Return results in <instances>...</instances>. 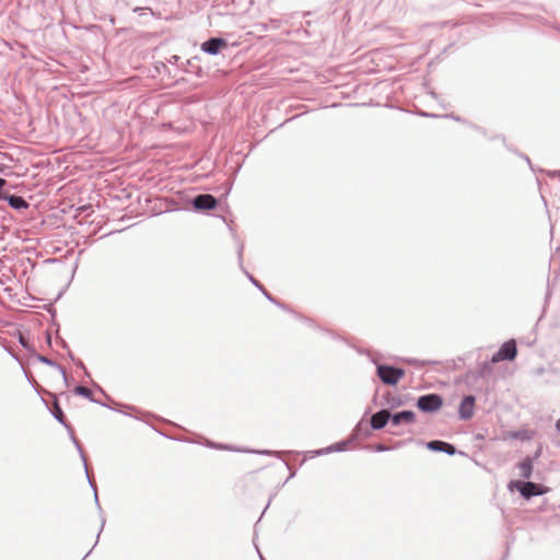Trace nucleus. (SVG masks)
Listing matches in <instances>:
<instances>
[{
  "label": "nucleus",
  "mask_w": 560,
  "mask_h": 560,
  "mask_svg": "<svg viewBox=\"0 0 560 560\" xmlns=\"http://www.w3.org/2000/svg\"><path fill=\"white\" fill-rule=\"evenodd\" d=\"M72 440H73V443L75 444L78 451L80 452V455H81L83 462H85V457H84L82 447L80 446L79 442L77 441V439L74 436L72 438ZM84 468H85V471H88L86 463H84Z\"/></svg>",
  "instance_id": "nucleus-19"
},
{
  "label": "nucleus",
  "mask_w": 560,
  "mask_h": 560,
  "mask_svg": "<svg viewBox=\"0 0 560 560\" xmlns=\"http://www.w3.org/2000/svg\"><path fill=\"white\" fill-rule=\"evenodd\" d=\"M376 372L377 376L384 384L392 386L396 385L399 382V380L405 375L404 370L384 364H378Z\"/></svg>",
  "instance_id": "nucleus-1"
},
{
  "label": "nucleus",
  "mask_w": 560,
  "mask_h": 560,
  "mask_svg": "<svg viewBox=\"0 0 560 560\" xmlns=\"http://www.w3.org/2000/svg\"><path fill=\"white\" fill-rule=\"evenodd\" d=\"M74 393H75L77 395L83 396V397H85V398H88V399H90V400H93V399H92V393H91V390H90L88 387H84V386H77V387L74 388Z\"/></svg>",
  "instance_id": "nucleus-13"
},
{
  "label": "nucleus",
  "mask_w": 560,
  "mask_h": 560,
  "mask_svg": "<svg viewBox=\"0 0 560 560\" xmlns=\"http://www.w3.org/2000/svg\"><path fill=\"white\" fill-rule=\"evenodd\" d=\"M261 292L264 293V295L271 302H275V300L272 299V296L261 287L260 288Z\"/></svg>",
  "instance_id": "nucleus-24"
},
{
  "label": "nucleus",
  "mask_w": 560,
  "mask_h": 560,
  "mask_svg": "<svg viewBox=\"0 0 560 560\" xmlns=\"http://www.w3.org/2000/svg\"><path fill=\"white\" fill-rule=\"evenodd\" d=\"M40 361H42L43 363L47 364V365H51V366H52V365H55V363H54L50 359L45 358V357H42V358H40Z\"/></svg>",
  "instance_id": "nucleus-21"
},
{
  "label": "nucleus",
  "mask_w": 560,
  "mask_h": 560,
  "mask_svg": "<svg viewBox=\"0 0 560 560\" xmlns=\"http://www.w3.org/2000/svg\"><path fill=\"white\" fill-rule=\"evenodd\" d=\"M5 183L7 182L3 178H0V199L4 197L2 196V188L5 185Z\"/></svg>",
  "instance_id": "nucleus-25"
},
{
  "label": "nucleus",
  "mask_w": 560,
  "mask_h": 560,
  "mask_svg": "<svg viewBox=\"0 0 560 560\" xmlns=\"http://www.w3.org/2000/svg\"><path fill=\"white\" fill-rule=\"evenodd\" d=\"M475 409V397L474 396H466L463 398L460 405H459V418L463 420H468L472 417Z\"/></svg>",
  "instance_id": "nucleus-6"
},
{
  "label": "nucleus",
  "mask_w": 560,
  "mask_h": 560,
  "mask_svg": "<svg viewBox=\"0 0 560 560\" xmlns=\"http://www.w3.org/2000/svg\"><path fill=\"white\" fill-rule=\"evenodd\" d=\"M533 458L526 457L520 465V476L524 479H529L533 472Z\"/></svg>",
  "instance_id": "nucleus-10"
},
{
  "label": "nucleus",
  "mask_w": 560,
  "mask_h": 560,
  "mask_svg": "<svg viewBox=\"0 0 560 560\" xmlns=\"http://www.w3.org/2000/svg\"><path fill=\"white\" fill-rule=\"evenodd\" d=\"M556 429L558 432H560V419L556 422Z\"/></svg>",
  "instance_id": "nucleus-29"
},
{
  "label": "nucleus",
  "mask_w": 560,
  "mask_h": 560,
  "mask_svg": "<svg viewBox=\"0 0 560 560\" xmlns=\"http://www.w3.org/2000/svg\"><path fill=\"white\" fill-rule=\"evenodd\" d=\"M93 489H94L95 502L98 505V497H97V493H96V489L94 487H93Z\"/></svg>",
  "instance_id": "nucleus-28"
},
{
  "label": "nucleus",
  "mask_w": 560,
  "mask_h": 560,
  "mask_svg": "<svg viewBox=\"0 0 560 560\" xmlns=\"http://www.w3.org/2000/svg\"><path fill=\"white\" fill-rule=\"evenodd\" d=\"M375 450H376L377 452H385V451H387V450H388V447H386V446H385V445H383V444H377V445L375 446Z\"/></svg>",
  "instance_id": "nucleus-22"
},
{
  "label": "nucleus",
  "mask_w": 560,
  "mask_h": 560,
  "mask_svg": "<svg viewBox=\"0 0 560 560\" xmlns=\"http://www.w3.org/2000/svg\"><path fill=\"white\" fill-rule=\"evenodd\" d=\"M442 452H444L448 455H454L456 453V448L452 444L444 442V447H443Z\"/></svg>",
  "instance_id": "nucleus-18"
},
{
  "label": "nucleus",
  "mask_w": 560,
  "mask_h": 560,
  "mask_svg": "<svg viewBox=\"0 0 560 560\" xmlns=\"http://www.w3.org/2000/svg\"><path fill=\"white\" fill-rule=\"evenodd\" d=\"M4 198L8 200L9 205L13 209L23 210V209L28 208L27 201L21 196L11 195V196H5Z\"/></svg>",
  "instance_id": "nucleus-11"
},
{
  "label": "nucleus",
  "mask_w": 560,
  "mask_h": 560,
  "mask_svg": "<svg viewBox=\"0 0 560 560\" xmlns=\"http://www.w3.org/2000/svg\"><path fill=\"white\" fill-rule=\"evenodd\" d=\"M54 417L60 422L62 423L63 425L67 427L65 420H63V413H62V410L60 409V407L56 404L55 405V411H54Z\"/></svg>",
  "instance_id": "nucleus-17"
},
{
  "label": "nucleus",
  "mask_w": 560,
  "mask_h": 560,
  "mask_svg": "<svg viewBox=\"0 0 560 560\" xmlns=\"http://www.w3.org/2000/svg\"><path fill=\"white\" fill-rule=\"evenodd\" d=\"M237 254H238V260H240V264H242L243 247H241V248L238 249V253H237Z\"/></svg>",
  "instance_id": "nucleus-27"
},
{
  "label": "nucleus",
  "mask_w": 560,
  "mask_h": 560,
  "mask_svg": "<svg viewBox=\"0 0 560 560\" xmlns=\"http://www.w3.org/2000/svg\"><path fill=\"white\" fill-rule=\"evenodd\" d=\"M79 366H80V368H82V369H84V365H83V363H82V362H80V363H79Z\"/></svg>",
  "instance_id": "nucleus-31"
},
{
  "label": "nucleus",
  "mask_w": 560,
  "mask_h": 560,
  "mask_svg": "<svg viewBox=\"0 0 560 560\" xmlns=\"http://www.w3.org/2000/svg\"><path fill=\"white\" fill-rule=\"evenodd\" d=\"M261 454H271V452H268V451H264V452H260Z\"/></svg>",
  "instance_id": "nucleus-30"
},
{
  "label": "nucleus",
  "mask_w": 560,
  "mask_h": 560,
  "mask_svg": "<svg viewBox=\"0 0 560 560\" xmlns=\"http://www.w3.org/2000/svg\"><path fill=\"white\" fill-rule=\"evenodd\" d=\"M226 46V42L222 38H210L201 44V50L211 56L219 54L220 48Z\"/></svg>",
  "instance_id": "nucleus-7"
},
{
  "label": "nucleus",
  "mask_w": 560,
  "mask_h": 560,
  "mask_svg": "<svg viewBox=\"0 0 560 560\" xmlns=\"http://www.w3.org/2000/svg\"><path fill=\"white\" fill-rule=\"evenodd\" d=\"M427 447L434 452H442V450L444 447V442L443 441H431V442L427 443Z\"/></svg>",
  "instance_id": "nucleus-14"
},
{
  "label": "nucleus",
  "mask_w": 560,
  "mask_h": 560,
  "mask_svg": "<svg viewBox=\"0 0 560 560\" xmlns=\"http://www.w3.org/2000/svg\"><path fill=\"white\" fill-rule=\"evenodd\" d=\"M207 445L210 446V447H213V448H218V450L234 451V452H240L241 451V450L235 448L233 446H229V445H224V444H215V443H211V442H208Z\"/></svg>",
  "instance_id": "nucleus-16"
},
{
  "label": "nucleus",
  "mask_w": 560,
  "mask_h": 560,
  "mask_svg": "<svg viewBox=\"0 0 560 560\" xmlns=\"http://www.w3.org/2000/svg\"><path fill=\"white\" fill-rule=\"evenodd\" d=\"M192 206L197 210H211L217 206V199L209 194H201L194 198Z\"/></svg>",
  "instance_id": "nucleus-5"
},
{
  "label": "nucleus",
  "mask_w": 560,
  "mask_h": 560,
  "mask_svg": "<svg viewBox=\"0 0 560 560\" xmlns=\"http://www.w3.org/2000/svg\"><path fill=\"white\" fill-rule=\"evenodd\" d=\"M389 420H390V412L386 409H383L372 416L371 427L374 430H380V429L384 428Z\"/></svg>",
  "instance_id": "nucleus-8"
},
{
  "label": "nucleus",
  "mask_w": 560,
  "mask_h": 560,
  "mask_svg": "<svg viewBox=\"0 0 560 560\" xmlns=\"http://www.w3.org/2000/svg\"><path fill=\"white\" fill-rule=\"evenodd\" d=\"M517 354L516 342L514 339L505 341L500 349L492 355L491 362L498 363L504 360H514Z\"/></svg>",
  "instance_id": "nucleus-3"
},
{
  "label": "nucleus",
  "mask_w": 560,
  "mask_h": 560,
  "mask_svg": "<svg viewBox=\"0 0 560 560\" xmlns=\"http://www.w3.org/2000/svg\"><path fill=\"white\" fill-rule=\"evenodd\" d=\"M416 420V413L411 410H404L400 412H396L390 415V421L394 425H399L400 423H413Z\"/></svg>",
  "instance_id": "nucleus-9"
},
{
  "label": "nucleus",
  "mask_w": 560,
  "mask_h": 560,
  "mask_svg": "<svg viewBox=\"0 0 560 560\" xmlns=\"http://www.w3.org/2000/svg\"><path fill=\"white\" fill-rule=\"evenodd\" d=\"M345 447H346V442H339V443L332 444L328 447L316 450L313 452V455L319 456V455H325V454H329L332 452H341L345 450Z\"/></svg>",
  "instance_id": "nucleus-12"
},
{
  "label": "nucleus",
  "mask_w": 560,
  "mask_h": 560,
  "mask_svg": "<svg viewBox=\"0 0 560 560\" xmlns=\"http://www.w3.org/2000/svg\"><path fill=\"white\" fill-rule=\"evenodd\" d=\"M443 405L442 397L438 394L420 396L417 401L418 408L423 412L438 411Z\"/></svg>",
  "instance_id": "nucleus-2"
},
{
  "label": "nucleus",
  "mask_w": 560,
  "mask_h": 560,
  "mask_svg": "<svg viewBox=\"0 0 560 560\" xmlns=\"http://www.w3.org/2000/svg\"><path fill=\"white\" fill-rule=\"evenodd\" d=\"M548 175L550 177H560V171L548 172Z\"/></svg>",
  "instance_id": "nucleus-26"
},
{
  "label": "nucleus",
  "mask_w": 560,
  "mask_h": 560,
  "mask_svg": "<svg viewBox=\"0 0 560 560\" xmlns=\"http://www.w3.org/2000/svg\"><path fill=\"white\" fill-rule=\"evenodd\" d=\"M245 273H246L247 278L249 279V281H250L254 285H256V287H257V288H259V289L261 288V285L259 284V282H258V281H257V280H256V279L250 275V273H248L247 271H245Z\"/></svg>",
  "instance_id": "nucleus-20"
},
{
  "label": "nucleus",
  "mask_w": 560,
  "mask_h": 560,
  "mask_svg": "<svg viewBox=\"0 0 560 560\" xmlns=\"http://www.w3.org/2000/svg\"><path fill=\"white\" fill-rule=\"evenodd\" d=\"M261 292L264 293V295L271 302H275V300L272 299V296L261 287L260 288Z\"/></svg>",
  "instance_id": "nucleus-23"
},
{
  "label": "nucleus",
  "mask_w": 560,
  "mask_h": 560,
  "mask_svg": "<svg viewBox=\"0 0 560 560\" xmlns=\"http://www.w3.org/2000/svg\"><path fill=\"white\" fill-rule=\"evenodd\" d=\"M514 486L517 488L520 493L526 499H529L535 495H540L544 493L541 487L532 481H516L514 482Z\"/></svg>",
  "instance_id": "nucleus-4"
},
{
  "label": "nucleus",
  "mask_w": 560,
  "mask_h": 560,
  "mask_svg": "<svg viewBox=\"0 0 560 560\" xmlns=\"http://www.w3.org/2000/svg\"><path fill=\"white\" fill-rule=\"evenodd\" d=\"M504 439L524 440L526 435L524 431H510L505 434Z\"/></svg>",
  "instance_id": "nucleus-15"
}]
</instances>
